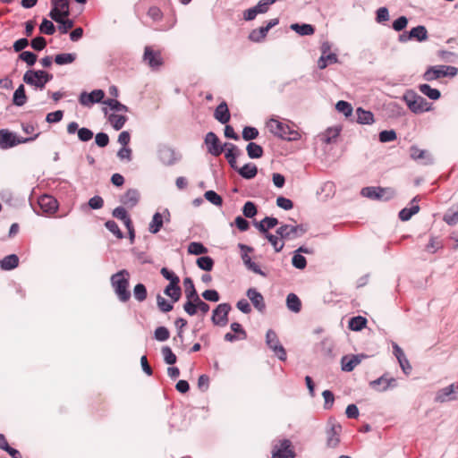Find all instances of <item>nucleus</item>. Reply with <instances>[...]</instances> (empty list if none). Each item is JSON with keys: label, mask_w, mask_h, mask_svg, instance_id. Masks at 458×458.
Returning <instances> with one entry per match:
<instances>
[{"label": "nucleus", "mask_w": 458, "mask_h": 458, "mask_svg": "<svg viewBox=\"0 0 458 458\" xmlns=\"http://www.w3.org/2000/svg\"><path fill=\"white\" fill-rule=\"evenodd\" d=\"M267 128L269 129V131L275 136L284 140H298L301 137L297 131L292 129L288 124L274 118H271L267 122Z\"/></svg>", "instance_id": "obj_1"}, {"label": "nucleus", "mask_w": 458, "mask_h": 458, "mask_svg": "<svg viewBox=\"0 0 458 458\" xmlns=\"http://www.w3.org/2000/svg\"><path fill=\"white\" fill-rule=\"evenodd\" d=\"M53 78V74L47 71L31 69L23 74L22 80L26 84L42 90Z\"/></svg>", "instance_id": "obj_2"}, {"label": "nucleus", "mask_w": 458, "mask_h": 458, "mask_svg": "<svg viewBox=\"0 0 458 458\" xmlns=\"http://www.w3.org/2000/svg\"><path fill=\"white\" fill-rule=\"evenodd\" d=\"M39 132L34 134L31 137L22 138L19 137L15 132L11 131L7 129L0 130V148L8 149L13 148L19 144L28 143L35 140L38 136Z\"/></svg>", "instance_id": "obj_3"}, {"label": "nucleus", "mask_w": 458, "mask_h": 458, "mask_svg": "<svg viewBox=\"0 0 458 458\" xmlns=\"http://www.w3.org/2000/svg\"><path fill=\"white\" fill-rule=\"evenodd\" d=\"M408 108L414 114H420L430 110V103L415 91L407 90L403 96Z\"/></svg>", "instance_id": "obj_4"}, {"label": "nucleus", "mask_w": 458, "mask_h": 458, "mask_svg": "<svg viewBox=\"0 0 458 458\" xmlns=\"http://www.w3.org/2000/svg\"><path fill=\"white\" fill-rule=\"evenodd\" d=\"M360 194L369 199L388 201L395 196L396 192L391 187L367 186L361 189Z\"/></svg>", "instance_id": "obj_5"}, {"label": "nucleus", "mask_w": 458, "mask_h": 458, "mask_svg": "<svg viewBox=\"0 0 458 458\" xmlns=\"http://www.w3.org/2000/svg\"><path fill=\"white\" fill-rule=\"evenodd\" d=\"M266 344L273 351L275 355L282 361L286 360L287 354L284 347L281 344L279 338L273 329H268L266 334Z\"/></svg>", "instance_id": "obj_6"}, {"label": "nucleus", "mask_w": 458, "mask_h": 458, "mask_svg": "<svg viewBox=\"0 0 458 458\" xmlns=\"http://www.w3.org/2000/svg\"><path fill=\"white\" fill-rule=\"evenodd\" d=\"M341 432L342 426L335 419L330 418L326 428L327 446L328 448H335L339 445Z\"/></svg>", "instance_id": "obj_7"}, {"label": "nucleus", "mask_w": 458, "mask_h": 458, "mask_svg": "<svg viewBox=\"0 0 458 458\" xmlns=\"http://www.w3.org/2000/svg\"><path fill=\"white\" fill-rule=\"evenodd\" d=\"M232 306L228 302L218 304L212 311L211 321L214 326L225 327L228 324V315Z\"/></svg>", "instance_id": "obj_8"}, {"label": "nucleus", "mask_w": 458, "mask_h": 458, "mask_svg": "<svg viewBox=\"0 0 458 458\" xmlns=\"http://www.w3.org/2000/svg\"><path fill=\"white\" fill-rule=\"evenodd\" d=\"M157 156L160 162L166 166L174 165L182 159V155L179 152L166 145L158 147Z\"/></svg>", "instance_id": "obj_9"}, {"label": "nucleus", "mask_w": 458, "mask_h": 458, "mask_svg": "<svg viewBox=\"0 0 458 458\" xmlns=\"http://www.w3.org/2000/svg\"><path fill=\"white\" fill-rule=\"evenodd\" d=\"M295 456L296 454L289 439L279 440L278 444L273 445L272 458H295Z\"/></svg>", "instance_id": "obj_10"}, {"label": "nucleus", "mask_w": 458, "mask_h": 458, "mask_svg": "<svg viewBox=\"0 0 458 458\" xmlns=\"http://www.w3.org/2000/svg\"><path fill=\"white\" fill-rule=\"evenodd\" d=\"M105 92L103 89H93L91 92L82 91L79 96V102L83 106H91L97 103H104Z\"/></svg>", "instance_id": "obj_11"}, {"label": "nucleus", "mask_w": 458, "mask_h": 458, "mask_svg": "<svg viewBox=\"0 0 458 458\" xmlns=\"http://www.w3.org/2000/svg\"><path fill=\"white\" fill-rule=\"evenodd\" d=\"M458 400V383L451 384L445 387L439 389L435 396L437 403H445Z\"/></svg>", "instance_id": "obj_12"}, {"label": "nucleus", "mask_w": 458, "mask_h": 458, "mask_svg": "<svg viewBox=\"0 0 458 458\" xmlns=\"http://www.w3.org/2000/svg\"><path fill=\"white\" fill-rule=\"evenodd\" d=\"M204 143L207 146L208 152L210 155L218 157L223 153V148L221 147L222 143L215 132H208L204 138Z\"/></svg>", "instance_id": "obj_13"}, {"label": "nucleus", "mask_w": 458, "mask_h": 458, "mask_svg": "<svg viewBox=\"0 0 458 458\" xmlns=\"http://www.w3.org/2000/svg\"><path fill=\"white\" fill-rule=\"evenodd\" d=\"M369 386L377 392H386L396 387L397 381L394 377H388L387 373H385L378 378L372 380Z\"/></svg>", "instance_id": "obj_14"}, {"label": "nucleus", "mask_w": 458, "mask_h": 458, "mask_svg": "<svg viewBox=\"0 0 458 458\" xmlns=\"http://www.w3.org/2000/svg\"><path fill=\"white\" fill-rule=\"evenodd\" d=\"M143 61L153 70L159 68L163 64L160 52L154 51L149 46L144 48Z\"/></svg>", "instance_id": "obj_15"}, {"label": "nucleus", "mask_w": 458, "mask_h": 458, "mask_svg": "<svg viewBox=\"0 0 458 458\" xmlns=\"http://www.w3.org/2000/svg\"><path fill=\"white\" fill-rule=\"evenodd\" d=\"M140 194L137 189H128L120 196L119 201L127 208H133L140 201Z\"/></svg>", "instance_id": "obj_16"}, {"label": "nucleus", "mask_w": 458, "mask_h": 458, "mask_svg": "<svg viewBox=\"0 0 458 458\" xmlns=\"http://www.w3.org/2000/svg\"><path fill=\"white\" fill-rule=\"evenodd\" d=\"M420 199V198L419 195L415 196L411 200L409 208H403L399 211L398 217L401 221H409L413 215L417 214L420 211V206L418 205Z\"/></svg>", "instance_id": "obj_17"}, {"label": "nucleus", "mask_w": 458, "mask_h": 458, "mask_svg": "<svg viewBox=\"0 0 458 458\" xmlns=\"http://www.w3.org/2000/svg\"><path fill=\"white\" fill-rule=\"evenodd\" d=\"M278 219L274 216H265L260 221H254L253 225L256 229L263 235L266 233H269V230L276 227L277 225H280Z\"/></svg>", "instance_id": "obj_18"}, {"label": "nucleus", "mask_w": 458, "mask_h": 458, "mask_svg": "<svg viewBox=\"0 0 458 458\" xmlns=\"http://www.w3.org/2000/svg\"><path fill=\"white\" fill-rule=\"evenodd\" d=\"M366 356L363 354H356V355H344L341 359V366L342 370L346 372H351L354 369V368L359 365L362 359Z\"/></svg>", "instance_id": "obj_19"}, {"label": "nucleus", "mask_w": 458, "mask_h": 458, "mask_svg": "<svg viewBox=\"0 0 458 458\" xmlns=\"http://www.w3.org/2000/svg\"><path fill=\"white\" fill-rule=\"evenodd\" d=\"M410 156L412 159L420 161L422 165H428L433 164L431 155L428 151L419 148L417 146H411L410 148Z\"/></svg>", "instance_id": "obj_20"}, {"label": "nucleus", "mask_w": 458, "mask_h": 458, "mask_svg": "<svg viewBox=\"0 0 458 458\" xmlns=\"http://www.w3.org/2000/svg\"><path fill=\"white\" fill-rule=\"evenodd\" d=\"M246 295L250 300L255 309L259 312L263 313L266 310L264 298L262 294L256 290V288H248Z\"/></svg>", "instance_id": "obj_21"}, {"label": "nucleus", "mask_w": 458, "mask_h": 458, "mask_svg": "<svg viewBox=\"0 0 458 458\" xmlns=\"http://www.w3.org/2000/svg\"><path fill=\"white\" fill-rule=\"evenodd\" d=\"M38 205L45 213L53 214L57 210V201L49 195H43L38 199Z\"/></svg>", "instance_id": "obj_22"}, {"label": "nucleus", "mask_w": 458, "mask_h": 458, "mask_svg": "<svg viewBox=\"0 0 458 458\" xmlns=\"http://www.w3.org/2000/svg\"><path fill=\"white\" fill-rule=\"evenodd\" d=\"M214 117L222 124H226L231 118L230 111L225 101H222L215 109Z\"/></svg>", "instance_id": "obj_23"}, {"label": "nucleus", "mask_w": 458, "mask_h": 458, "mask_svg": "<svg viewBox=\"0 0 458 458\" xmlns=\"http://www.w3.org/2000/svg\"><path fill=\"white\" fill-rule=\"evenodd\" d=\"M444 64L429 66L423 73L422 77L427 81H432L440 78L445 77V72H444Z\"/></svg>", "instance_id": "obj_24"}, {"label": "nucleus", "mask_w": 458, "mask_h": 458, "mask_svg": "<svg viewBox=\"0 0 458 458\" xmlns=\"http://www.w3.org/2000/svg\"><path fill=\"white\" fill-rule=\"evenodd\" d=\"M293 229H294V225L281 223L279 227L276 230V233L282 240H295L298 237Z\"/></svg>", "instance_id": "obj_25"}, {"label": "nucleus", "mask_w": 458, "mask_h": 458, "mask_svg": "<svg viewBox=\"0 0 458 458\" xmlns=\"http://www.w3.org/2000/svg\"><path fill=\"white\" fill-rule=\"evenodd\" d=\"M258 166L253 163H247L237 170V173L245 180H251L258 174Z\"/></svg>", "instance_id": "obj_26"}, {"label": "nucleus", "mask_w": 458, "mask_h": 458, "mask_svg": "<svg viewBox=\"0 0 458 458\" xmlns=\"http://www.w3.org/2000/svg\"><path fill=\"white\" fill-rule=\"evenodd\" d=\"M20 259L16 254H10L0 259V267L4 271H10L19 266Z\"/></svg>", "instance_id": "obj_27"}, {"label": "nucleus", "mask_w": 458, "mask_h": 458, "mask_svg": "<svg viewBox=\"0 0 458 458\" xmlns=\"http://www.w3.org/2000/svg\"><path fill=\"white\" fill-rule=\"evenodd\" d=\"M290 29L300 36H310L315 33V27L309 23H292Z\"/></svg>", "instance_id": "obj_28"}, {"label": "nucleus", "mask_w": 458, "mask_h": 458, "mask_svg": "<svg viewBox=\"0 0 458 458\" xmlns=\"http://www.w3.org/2000/svg\"><path fill=\"white\" fill-rule=\"evenodd\" d=\"M27 100L28 97L26 95L25 87L23 84H21L13 92L12 99L13 105L21 107L26 104Z\"/></svg>", "instance_id": "obj_29"}, {"label": "nucleus", "mask_w": 458, "mask_h": 458, "mask_svg": "<svg viewBox=\"0 0 458 458\" xmlns=\"http://www.w3.org/2000/svg\"><path fill=\"white\" fill-rule=\"evenodd\" d=\"M357 123L360 124H372L375 122L374 114L369 110H365L362 107L356 109Z\"/></svg>", "instance_id": "obj_30"}, {"label": "nucleus", "mask_w": 458, "mask_h": 458, "mask_svg": "<svg viewBox=\"0 0 458 458\" xmlns=\"http://www.w3.org/2000/svg\"><path fill=\"white\" fill-rule=\"evenodd\" d=\"M111 286H129V273L121 270L111 276Z\"/></svg>", "instance_id": "obj_31"}, {"label": "nucleus", "mask_w": 458, "mask_h": 458, "mask_svg": "<svg viewBox=\"0 0 458 458\" xmlns=\"http://www.w3.org/2000/svg\"><path fill=\"white\" fill-rule=\"evenodd\" d=\"M301 301L295 293H291L287 295L286 307L290 311L299 313L301 310Z\"/></svg>", "instance_id": "obj_32"}, {"label": "nucleus", "mask_w": 458, "mask_h": 458, "mask_svg": "<svg viewBox=\"0 0 458 458\" xmlns=\"http://www.w3.org/2000/svg\"><path fill=\"white\" fill-rule=\"evenodd\" d=\"M419 90L431 100H438L441 98L440 90L427 83L420 84Z\"/></svg>", "instance_id": "obj_33"}, {"label": "nucleus", "mask_w": 458, "mask_h": 458, "mask_svg": "<svg viewBox=\"0 0 458 458\" xmlns=\"http://www.w3.org/2000/svg\"><path fill=\"white\" fill-rule=\"evenodd\" d=\"M247 155L251 159H258L263 157V148L256 142L250 141L246 146Z\"/></svg>", "instance_id": "obj_34"}, {"label": "nucleus", "mask_w": 458, "mask_h": 458, "mask_svg": "<svg viewBox=\"0 0 458 458\" xmlns=\"http://www.w3.org/2000/svg\"><path fill=\"white\" fill-rule=\"evenodd\" d=\"M411 34L412 40H416L418 42H424L428 39V34L426 27L424 25H418L410 30Z\"/></svg>", "instance_id": "obj_35"}, {"label": "nucleus", "mask_w": 458, "mask_h": 458, "mask_svg": "<svg viewBox=\"0 0 458 458\" xmlns=\"http://www.w3.org/2000/svg\"><path fill=\"white\" fill-rule=\"evenodd\" d=\"M367 323H368V320L366 318L360 316V315L354 316L349 319L348 327L352 331L358 332V331H360L363 328H365L367 326Z\"/></svg>", "instance_id": "obj_36"}, {"label": "nucleus", "mask_w": 458, "mask_h": 458, "mask_svg": "<svg viewBox=\"0 0 458 458\" xmlns=\"http://www.w3.org/2000/svg\"><path fill=\"white\" fill-rule=\"evenodd\" d=\"M267 32H268L267 29L265 26H261L258 29L252 30L250 32L248 38L251 42L260 43V42L264 41V39L266 38V37L267 35Z\"/></svg>", "instance_id": "obj_37"}, {"label": "nucleus", "mask_w": 458, "mask_h": 458, "mask_svg": "<svg viewBox=\"0 0 458 458\" xmlns=\"http://www.w3.org/2000/svg\"><path fill=\"white\" fill-rule=\"evenodd\" d=\"M163 225H164L163 215L159 212H156L152 216L151 222L149 223L148 231L151 233L156 234L161 230V228L163 227Z\"/></svg>", "instance_id": "obj_38"}, {"label": "nucleus", "mask_w": 458, "mask_h": 458, "mask_svg": "<svg viewBox=\"0 0 458 458\" xmlns=\"http://www.w3.org/2000/svg\"><path fill=\"white\" fill-rule=\"evenodd\" d=\"M76 58V53H60L55 55L54 61L58 65H66L72 64Z\"/></svg>", "instance_id": "obj_39"}, {"label": "nucleus", "mask_w": 458, "mask_h": 458, "mask_svg": "<svg viewBox=\"0 0 458 458\" xmlns=\"http://www.w3.org/2000/svg\"><path fill=\"white\" fill-rule=\"evenodd\" d=\"M127 120L128 117L123 114H111L108 117L109 123L115 131L121 130L124 126Z\"/></svg>", "instance_id": "obj_40"}, {"label": "nucleus", "mask_w": 458, "mask_h": 458, "mask_svg": "<svg viewBox=\"0 0 458 458\" xmlns=\"http://www.w3.org/2000/svg\"><path fill=\"white\" fill-rule=\"evenodd\" d=\"M160 273L165 279L169 281L166 286H179L180 278L173 270L167 267H162Z\"/></svg>", "instance_id": "obj_41"}, {"label": "nucleus", "mask_w": 458, "mask_h": 458, "mask_svg": "<svg viewBox=\"0 0 458 458\" xmlns=\"http://www.w3.org/2000/svg\"><path fill=\"white\" fill-rule=\"evenodd\" d=\"M112 216L114 217H115L116 219L123 221L124 225L132 222L127 210H126V207H124L123 205L119 206V207L115 208L114 209H113Z\"/></svg>", "instance_id": "obj_42"}, {"label": "nucleus", "mask_w": 458, "mask_h": 458, "mask_svg": "<svg viewBox=\"0 0 458 458\" xmlns=\"http://www.w3.org/2000/svg\"><path fill=\"white\" fill-rule=\"evenodd\" d=\"M338 57L335 53L321 55L318 61V67L320 70L326 69L329 64H336Z\"/></svg>", "instance_id": "obj_43"}, {"label": "nucleus", "mask_w": 458, "mask_h": 458, "mask_svg": "<svg viewBox=\"0 0 458 458\" xmlns=\"http://www.w3.org/2000/svg\"><path fill=\"white\" fill-rule=\"evenodd\" d=\"M263 236L273 246L276 252H280L284 249V242L282 241V239L277 234L274 235L271 233H269L263 234Z\"/></svg>", "instance_id": "obj_44"}, {"label": "nucleus", "mask_w": 458, "mask_h": 458, "mask_svg": "<svg viewBox=\"0 0 458 458\" xmlns=\"http://www.w3.org/2000/svg\"><path fill=\"white\" fill-rule=\"evenodd\" d=\"M188 252L191 255H203L208 252V248L200 242H191L188 245Z\"/></svg>", "instance_id": "obj_45"}, {"label": "nucleus", "mask_w": 458, "mask_h": 458, "mask_svg": "<svg viewBox=\"0 0 458 458\" xmlns=\"http://www.w3.org/2000/svg\"><path fill=\"white\" fill-rule=\"evenodd\" d=\"M443 220L451 226L458 223V204L455 209L451 208L444 214Z\"/></svg>", "instance_id": "obj_46"}, {"label": "nucleus", "mask_w": 458, "mask_h": 458, "mask_svg": "<svg viewBox=\"0 0 458 458\" xmlns=\"http://www.w3.org/2000/svg\"><path fill=\"white\" fill-rule=\"evenodd\" d=\"M196 263L200 269L206 272L211 271L214 267V259L209 256H201L198 258Z\"/></svg>", "instance_id": "obj_47"}, {"label": "nucleus", "mask_w": 458, "mask_h": 458, "mask_svg": "<svg viewBox=\"0 0 458 458\" xmlns=\"http://www.w3.org/2000/svg\"><path fill=\"white\" fill-rule=\"evenodd\" d=\"M104 104L115 112H128L129 107L114 98H108L104 101Z\"/></svg>", "instance_id": "obj_48"}, {"label": "nucleus", "mask_w": 458, "mask_h": 458, "mask_svg": "<svg viewBox=\"0 0 458 458\" xmlns=\"http://www.w3.org/2000/svg\"><path fill=\"white\" fill-rule=\"evenodd\" d=\"M335 109L339 113H342L346 117L351 116L352 114V112H353L352 106L349 102L344 101V100H339L335 104Z\"/></svg>", "instance_id": "obj_49"}, {"label": "nucleus", "mask_w": 458, "mask_h": 458, "mask_svg": "<svg viewBox=\"0 0 458 458\" xmlns=\"http://www.w3.org/2000/svg\"><path fill=\"white\" fill-rule=\"evenodd\" d=\"M319 348H320V352H322L323 355H325L327 357H330V358H332L334 356L333 355L334 344L330 339H328V338L323 339L319 343Z\"/></svg>", "instance_id": "obj_50"}, {"label": "nucleus", "mask_w": 458, "mask_h": 458, "mask_svg": "<svg viewBox=\"0 0 458 458\" xmlns=\"http://www.w3.org/2000/svg\"><path fill=\"white\" fill-rule=\"evenodd\" d=\"M242 258L249 270L256 274L265 276V273L260 269L259 266L256 262L252 261L251 258L248 254H242Z\"/></svg>", "instance_id": "obj_51"}, {"label": "nucleus", "mask_w": 458, "mask_h": 458, "mask_svg": "<svg viewBox=\"0 0 458 458\" xmlns=\"http://www.w3.org/2000/svg\"><path fill=\"white\" fill-rule=\"evenodd\" d=\"M205 199L216 207L223 205V198L213 190L207 191L204 193Z\"/></svg>", "instance_id": "obj_52"}, {"label": "nucleus", "mask_w": 458, "mask_h": 458, "mask_svg": "<svg viewBox=\"0 0 458 458\" xmlns=\"http://www.w3.org/2000/svg\"><path fill=\"white\" fill-rule=\"evenodd\" d=\"M174 325L177 329V335L174 337V341L176 342L177 340L180 341L181 344L183 343V327L187 326V320L182 318H178L174 321Z\"/></svg>", "instance_id": "obj_53"}, {"label": "nucleus", "mask_w": 458, "mask_h": 458, "mask_svg": "<svg viewBox=\"0 0 458 458\" xmlns=\"http://www.w3.org/2000/svg\"><path fill=\"white\" fill-rule=\"evenodd\" d=\"M242 210L243 216L247 218H253L258 213V208H257L256 204L250 200L246 201L244 203Z\"/></svg>", "instance_id": "obj_54"}, {"label": "nucleus", "mask_w": 458, "mask_h": 458, "mask_svg": "<svg viewBox=\"0 0 458 458\" xmlns=\"http://www.w3.org/2000/svg\"><path fill=\"white\" fill-rule=\"evenodd\" d=\"M259 130L252 126H245L242 132V137L246 141H251L259 137Z\"/></svg>", "instance_id": "obj_55"}, {"label": "nucleus", "mask_w": 458, "mask_h": 458, "mask_svg": "<svg viewBox=\"0 0 458 458\" xmlns=\"http://www.w3.org/2000/svg\"><path fill=\"white\" fill-rule=\"evenodd\" d=\"M38 29L40 33L46 35H54L55 32V26L54 25L53 21L47 20V18H43Z\"/></svg>", "instance_id": "obj_56"}, {"label": "nucleus", "mask_w": 458, "mask_h": 458, "mask_svg": "<svg viewBox=\"0 0 458 458\" xmlns=\"http://www.w3.org/2000/svg\"><path fill=\"white\" fill-rule=\"evenodd\" d=\"M161 352L164 358V361L166 364L174 365V363H176V355L173 352L172 349L169 346H163L161 349Z\"/></svg>", "instance_id": "obj_57"}, {"label": "nucleus", "mask_w": 458, "mask_h": 458, "mask_svg": "<svg viewBox=\"0 0 458 458\" xmlns=\"http://www.w3.org/2000/svg\"><path fill=\"white\" fill-rule=\"evenodd\" d=\"M396 138L397 134L394 130H384L378 134V140L382 143L394 141Z\"/></svg>", "instance_id": "obj_58"}, {"label": "nucleus", "mask_w": 458, "mask_h": 458, "mask_svg": "<svg viewBox=\"0 0 458 458\" xmlns=\"http://www.w3.org/2000/svg\"><path fill=\"white\" fill-rule=\"evenodd\" d=\"M106 228L115 235L117 239H123L124 237L123 233L119 228L117 223L114 220H107L105 223Z\"/></svg>", "instance_id": "obj_59"}, {"label": "nucleus", "mask_w": 458, "mask_h": 458, "mask_svg": "<svg viewBox=\"0 0 458 458\" xmlns=\"http://www.w3.org/2000/svg\"><path fill=\"white\" fill-rule=\"evenodd\" d=\"M19 59L26 63L28 66H32L37 62L38 56L31 51H22L19 55Z\"/></svg>", "instance_id": "obj_60"}, {"label": "nucleus", "mask_w": 458, "mask_h": 458, "mask_svg": "<svg viewBox=\"0 0 458 458\" xmlns=\"http://www.w3.org/2000/svg\"><path fill=\"white\" fill-rule=\"evenodd\" d=\"M292 265L298 269H304L307 266V259L303 255L293 251Z\"/></svg>", "instance_id": "obj_61"}, {"label": "nucleus", "mask_w": 458, "mask_h": 458, "mask_svg": "<svg viewBox=\"0 0 458 458\" xmlns=\"http://www.w3.org/2000/svg\"><path fill=\"white\" fill-rule=\"evenodd\" d=\"M51 4L56 9L61 10L64 17L70 15L69 0H51Z\"/></svg>", "instance_id": "obj_62"}, {"label": "nucleus", "mask_w": 458, "mask_h": 458, "mask_svg": "<svg viewBox=\"0 0 458 458\" xmlns=\"http://www.w3.org/2000/svg\"><path fill=\"white\" fill-rule=\"evenodd\" d=\"M408 18L406 16H399L397 19H395L392 23V29L397 32L404 30V29L408 25Z\"/></svg>", "instance_id": "obj_63"}, {"label": "nucleus", "mask_w": 458, "mask_h": 458, "mask_svg": "<svg viewBox=\"0 0 458 458\" xmlns=\"http://www.w3.org/2000/svg\"><path fill=\"white\" fill-rule=\"evenodd\" d=\"M169 336H170V332L164 326L157 327L155 332H154L155 339L159 341V342L166 341L169 338Z\"/></svg>", "instance_id": "obj_64"}]
</instances>
